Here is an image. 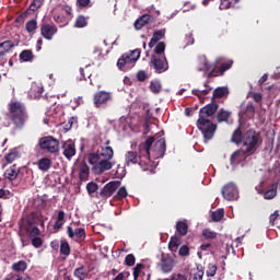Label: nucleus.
I'll return each mask as SVG.
<instances>
[{
  "label": "nucleus",
  "instance_id": "obj_1",
  "mask_svg": "<svg viewBox=\"0 0 280 280\" xmlns=\"http://www.w3.org/2000/svg\"><path fill=\"white\" fill-rule=\"evenodd\" d=\"M231 141L235 143V145H243L252 155L255 154L257 150L261 148V143H264L260 132L255 129H248L243 132L242 127H237L233 131Z\"/></svg>",
  "mask_w": 280,
  "mask_h": 280
},
{
  "label": "nucleus",
  "instance_id": "obj_2",
  "mask_svg": "<svg viewBox=\"0 0 280 280\" xmlns=\"http://www.w3.org/2000/svg\"><path fill=\"white\" fill-rule=\"evenodd\" d=\"M154 137H149L144 142L138 147V152L128 151L125 154V161L127 165H140L143 172H150L152 170V160H150V150L154 143Z\"/></svg>",
  "mask_w": 280,
  "mask_h": 280
},
{
  "label": "nucleus",
  "instance_id": "obj_3",
  "mask_svg": "<svg viewBox=\"0 0 280 280\" xmlns=\"http://www.w3.org/2000/svg\"><path fill=\"white\" fill-rule=\"evenodd\" d=\"M219 105L217 103H210L199 110V118L197 120V128L203 135L205 143H209L213 139L215 131L218 130V125L213 121L207 119L208 117H213L218 112Z\"/></svg>",
  "mask_w": 280,
  "mask_h": 280
},
{
  "label": "nucleus",
  "instance_id": "obj_4",
  "mask_svg": "<svg viewBox=\"0 0 280 280\" xmlns=\"http://www.w3.org/2000/svg\"><path fill=\"white\" fill-rule=\"evenodd\" d=\"M9 115L15 130H23L27 126V121H30L27 107L21 102L9 104Z\"/></svg>",
  "mask_w": 280,
  "mask_h": 280
},
{
  "label": "nucleus",
  "instance_id": "obj_5",
  "mask_svg": "<svg viewBox=\"0 0 280 280\" xmlns=\"http://www.w3.org/2000/svg\"><path fill=\"white\" fill-rule=\"evenodd\" d=\"M38 224H40V226H45L43 214L38 211H33L22 219L20 231L22 234L30 233L33 229H38Z\"/></svg>",
  "mask_w": 280,
  "mask_h": 280
},
{
  "label": "nucleus",
  "instance_id": "obj_6",
  "mask_svg": "<svg viewBox=\"0 0 280 280\" xmlns=\"http://www.w3.org/2000/svg\"><path fill=\"white\" fill-rule=\"evenodd\" d=\"M88 162L93 165L94 174H104V172H108L115 166V163L110 162V160L102 159L97 154H89Z\"/></svg>",
  "mask_w": 280,
  "mask_h": 280
},
{
  "label": "nucleus",
  "instance_id": "obj_7",
  "mask_svg": "<svg viewBox=\"0 0 280 280\" xmlns=\"http://www.w3.org/2000/svg\"><path fill=\"white\" fill-rule=\"evenodd\" d=\"M40 150L48 152L49 154H58L60 152V141L54 138V136H46L38 140Z\"/></svg>",
  "mask_w": 280,
  "mask_h": 280
},
{
  "label": "nucleus",
  "instance_id": "obj_8",
  "mask_svg": "<svg viewBox=\"0 0 280 280\" xmlns=\"http://www.w3.org/2000/svg\"><path fill=\"white\" fill-rule=\"evenodd\" d=\"M221 194L225 200H237L240 198V190H237V186L235 183H228L223 186Z\"/></svg>",
  "mask_w": 280,
  "mask_h": 280
},
{
  "label": "nucleus",
  "instance_id": "obj_9",
  "mask_svg": "<svg viewBox=\"0 0 280 280\" xmlns=\"http://www.w3.org/2000/svg\"><path fill=\"white\" fill-rule=\"evenodd\" d=\"M248 156H253L250 152L243 147L242 149H237L230 156V165L235 167V165H240V163H244Z\"/></svg>",
  "mask_w": 280,
  "mask_h": 280
},
{
  "label": "nucleus",
  "instance_id": "obj_10",
  "mask_svg": "<svg viewBox=\"0 0 280 280\" xmlns=\"http://www.w3.org/2000/svg\"><path fill=\"white\" fill-rule=\"evenodd\" d=\"M39 32L40 36H43L45 40H54V36L58 34V26H56V24L43 22L40 24Z\"/></svg>",
  "mask_w": 280,
  "mask_h": 280
},
{
  "label": "nucleus",
  "instance_id": "obj_11",
  "mask_svg": "<svg viewBox=\"0 0 280 280\" xmlns=\"http://www.w3.org/2000/svg\"><path fill=\"white\" fill-rule=\"evenodd\" d=\"M118 188L119 182H109L100 190V192L96 195V198L108 200V198H110V196H113Z\"/></svg>",
  "mask_w": 280,
  "mask_h": 280
},
{
  "label": "nucleus",
  "instance_id": "obj_12",
  "mask_svg": "<svg viewBox=\"0 0 280 280\" xmlns=\"http://www.w3.org/2000/svg\"><path fill=\"white\" fill-rule=\"evenodd\" d=\"M14 49V42L8 39L0 43V67H4L5 62H8V54H10Z\"/></svg>",
  "mask_w": 280,
  "mask_h": 280
},
{
  "label": "nucleus",
  "instance_id": "obj_13",
  "mask_svg": "<svg viewBox=\"0 0 280 280\" xmlns=\"http://www.w3.org/2000/svg\"><path fill=\"white\" fill-rule=\"evenodd\" d=\"M151 65H153L156 73H164V71H167V69H170V66L167 65V58L165 56L161 58L156 55H152Z\"/></svg>",
  "mask_w": 280,
  "mask_h": 280
},
{
  "label": "nucleus",
  "instance_id": "obj_14",
  "mask_svg": "<svg viewBox=\"0 0 280 280\" xmlns=\"http://www.w3.org/2000/svg\"><path fill=\"white\" fill-rule=\"evenodd\" d=\"M113 100V94L106 91H98L94 94L93 102L96 108H101V106L106 105L107 102Z\"/></svg>",
  "mask_w": 280,
  "mask_h": 280
},
{
  "label": "nucleus",
  "instance_id": "obj_15",
  "mask_svg": "<svg viewBox=\"0 0 280 280\" xmlns=\"http://www.w3.org/2000/svg\"><path fill=\"white\" fill-rule=\"evenodd\" d=\"M155 156V159H163L165 156V152H167V144L165 143V138H161L160 140L155 141L152 149H150Z\"/></svg>",
  "mask_w": 280,
  "mask_h": 280
},
{
  "label": "nucleus",
  "instance_id": "obj_16",
  "mask_svg": "<svg viewBox=\"0 0 280 280\" xmlns=\"http://www.w3.org/2000/svg\"><path fill=\"white\" fill-rule=\"evenodd\" d=\"M61 150H63V152H62L63 156L68 161H71L73 159V155L77 153L75 142H73V140H71V139L62 141Z\"/></svg>",
  "mask_w": 280,
  "mask_h": 280
},
{
  "label": "nucleus",
  "instance_id": "obj_17",
  "mask_svg": "<svg viewBox=\"0 0 280 280\" xmlns=\"http://www.w3.org/2000/svg\"><path fill=\"white\" fill-rule=\"evenodd\" d=\"M67 233L70 240H75L77 242H84L86 240V230L83 228H78L73 231V228L67 226Z\"/></svg>",
  "mask_w": 280,
  "mask_h": 280
},
{
  "label": "nucleus",
  "instance_id": "obj_18",
  "mask_svg": "<svg viewBox=\"0 0 280 280\" xmlns=\"http://www.w3.org/2000/svg\"><path fill=\"white\" fill-rule=\"evenodd\" d=\"M25 235L31 240L34 248H40L43 246V238H40V229L34 228L30 232H24Z\"/></svg>",
  "mask_w": 280,
  "mask_h": 280
},
{
  "label": "nucleus",
  "instance_id": "obj_19",
  "mask_svg": "<svg viewBox=\"0 0 280 280\" xmlns=\"http://www.w3.org/2000/svg\"><path fill=\"white\" fill-rule=\"evenodd\" d=\"M160 266L165 275L170 273L174 270V258L170 254H162Z\"/></svg>",
  "mask_w": 280,
  "mask_h": 280
},
{
  "label": "nucleus",
  "instance_id": "obj_20",
  "mask_svg": "<svg viewBox=\"0 0 280 280\" xmlns=\"http://www.w3.org/2000/svg\"><path fill=\"white\" fill-rule=\"evenodd\" d=\"M278 187H279V184L273 183L269 185L266 190L264 189L258 190V194H261L265 200H273V198H277Z\"/></svg>",
  "mask_w": 280,
  "mask_h": 280
},
{
  "label": "nucleus",
  "instance_id": "obj_21",
  "mask_svg": "<svg viewBox=\"0 0 280 280\" xmlns=\"http://www.w3.org/2000/svg\"><path fill=\"white\" fill-rule=\"evenodd\" d=\"M153 16L148 14V13H144L142 14L141 16H139L136 22H135V28L136 30H143V27H145V25H148L149 23H152L153 21Z\"/></svg>",
  "mask_w": 280,
  "mask_h": 280
},
{
  "label": "nucleus",
  "instance_id": "obj_22",
  "mask_svg": "<svg viewBox=\"0 0 280 280\" xmlns=\"http://www.w3.org/2000/svg\"><path fill=\"white\" fill-rule=\"evenodd\" d=\"M165 28L153 32L151 40L149 42L150 49L154 48V46L158 45V43H161L160 40H163V38H165Z\"/></svg>",
  "mask_w": 280,
  "mask_h": 280
},
{
  "label": "nucleus",
  "instance_id": "obj_23",
  "mask_svg": "<svg viewBox=\"0 0 280 280\" xmlns=\"http://www.w3.org/2000/svg\"><path fill=\"white\" fill-rule=\"evenodd\" d=\"M90 154H97V156H100V159H105L107 161H112L113 156H115V151L110 148V147H105L102 148V150L96 151V152H92Z\"/></svg>",
  "mask_w": 280,
  "mask_h": 280
},
{
  "label": "nucleus",
  "instance_id": "obj_24",
  "mask_svg": "<svg viewBox=\"0 0 280 280\" xmlns=\"http://www.w3.org/2000/svg\"><path fill=\"white\" fill-rule=\"evenodd\" d=\"M89 174H91L89 165H86V162H82L79 165V179L81 183H86V180H89Z\"/></svg>",
  "mask_w": 280,
  "mask_h": 280
},
{
  "label": "nucleus",
  "instance_id": "obj_25",
  "mask_svg": "<svg viewBox=\"0 0 280 280\" xmlns=\"http://www.w3.org/2000/svg\"><path fill=\"white\" fill-rule=\"evenodd\" d=\"M19 172L20 167H18L16 164H13L5 171L4 176L8 180H16V178H19Z\"/></svg>",
  "mask_w": 280,
  "mask_h": 280
},
{
  "label": "nucleus",
  "instance_id": "obj_26",
  "mask_svg": "<svg viewBox=\"0 0 280 280\" xmlns=\"http://www.w3.org/2000/svg\"><path fill=\"white\" fill-rule=\"evenodd\" d=\"M30 176H32V168L27 166L20 167L18 178H20L21 183H27V180H30Z\"/></svg>",
  "mask_w": 280,
  "mask_h": 280
},
{
  "label": "nucleus",
  "instance_id": "obj_27",
  "mask_svg": "<svg viewBox=\"0 0 280 280\" xmlns=\"http://www.w3.org/2000/svg\"><path fill=\"white\" fill-rule=\"evenodd\" d=\"M135 62H137L136 60L132 59V57L130 55L124 54L117 61V67L118 69H124V67H126V65H135Z\"/></svg>",
  "mask_w": 280,
  "mask_h": 280
},
{
  "label": "nucleus",
  "instance_id": "obj_28",
  "mask_svg": "<svg viewBox=\"0 0 280 280\" xmlns=\"http://www.w3.org/2000/svg\"><path fill=\"white\" fill-rule=\"evenodd\" d=\"M73 276L79 280H84L89 277V269L86 266L81 265L80 267L75 268L73 271Z\"/></svg>",
  "mask_w": 280,
  "mask_h": 280
},
{
  "label": "nucleus",
  "instance_id": "obj_29",
  "mask_svg": "<svg viewBox=\"0 0 280 280\" xmlns=\"http://www.w3.org/2000/svg\"><path fill=\"white\" fill-rule=\"evenodd\" d=\"M37 167L40 172H49L51 170V159L49 158H42L37 162Z\"/></svg>",
  "mask_w": 280,
  "mask_h": 280
},
{
  "label": "nucleus",
  "instance_id": "obj_30",
  "mask_svg": "<svg viewBox=\"0 0 280 280\" xmlns=\"http://www.w3.org/2000/svg\"><path fill=\"white\" fill-rule=\"evenodd\" d=\"M229 95V88H217L212 93V100H222Z\"/></svg>",
  "mask_w": 280,
  "mask_h": 280
},
{
  "label": "nucleus",
  "instance_id": "obj_31",
  "mask_svg": "<svg viewBox=\"0 0 280 280\" xmlns=\"http://www.w3.org/2000/svg\"><path fill=\"white\" fill-rule=\"evenodd\" d=\"M16 159H21V152L19 151V149H12L5 156H4V161L7 163H14V161H16Z\"/></svg>",
  "mask_w": 280,
  "mask_h": 280
},
{
  "label": "nucleus",
  "instance_id": "obj_32",
  "mask_svg": "<svg viewBox=\"0 0 280 280\" xmlns=\"http://www.w3.org/2000/svg\"><path fill=\"white\" fill-rule=\"evenodd\" d=\"M240 115L242 116V117H244V115H246V117H249V119L252 118V117H255V105H253V103H247V105H246V108L245 109H242L241 112H240Z\"/></svg>",
  "mask_w": 280,
  "mask_h": 280
},
{
  "label": "nucleus",
  "instance_id": "obj_33",
  "mask_svg": "<svg viewBox=\"0 0 280 280\" xmlns=\"http://www.w3.org/2000/svg\"><path fill=\"white\" fill-rule=\"evenodd\" d=\"M11 268L14 272H25L27 270V262L25 260H20L14 262Z\"/></svg>",
  "mask_w": 280,
  "mask_h": 280
},
{
  "label": "nucleus",
  "instance_id": "obj_34",
  "mask_svg": "<svg viewBox=\"0 0 280 280\" xmlns=\"http://www.w3.org/2000/svg\"><path fill=\"white\" fill-rule=\"evenodd\" d=\"M178 246H180V238H178V236H172L168 242V250H171V253H176Z\"/></svg>",
  "mask_w": 280,
  "mask_h": 280
},
{
  "label": "nucleus",
  "instance_id": "obj_35",
  "mask_svg": "<svg viewBox=\"0 0 280 280\" xmlns=\"http://www.w3.org/2000/svg\"><path fill=\"white\" fill-rule=\"evenodd\" d=\"M20 60H22V62H32V60H34V52L30 49L22 50L20 52Z\"/></svg>",
  "mask_w": 280,
  "mask_h": 280
},
{
  "label": "nucleus",
  "instance_id": "obj_36",
  "mask_svg": "<svg viewBox=\"0 0 280 280\" xmlns=\"http://www.w3.org/2000/svg\"><path fill=\"white\" fill-rule=\"evenodd\" d=\"M59 252H60V255H63L65 257H69V255H71V245H69V242L61 241Z\"/></svg>",
  "mask_w": 280,
  "mask_h": 280
},
{
  "label": "nucleus",
  "instance_id": "obj_37",
  "mask_svg": "<svg viewBox=\"0 0 280 280\" xmlns=\"http://www.w3.org/2000/svg\"><path fill=\"white\" fill-rule=\"evenodd\" d=\"M43 91L44 90H43L42 85L33 84L30 90L31 97H34L35 100L40 97V95H43Z\"/></svg>",
  "mask_w": 280,
  "mask_h": 280
},
{
  "label": "nucleus",
  "instance_id": "obj_38",
  "mask_svg": "<svg viewBox=\"0 0 280 280\" xmlns=\"http://www.w3.org/2000/svg\"><path fill=\"white\" fill-rule=\"evenodd\" d=\"M189 230V225L186 222L179 221L176 223V231L179 235L185 236L187 235V231Z\"/></svg>",
  "mask_w": 280,
  "mask_h": 280
},
{
  "label": "nucleus",
  "instance_id": "obj_39",
  "mask_svg": "<svg viewBox=\"0 0 280 280\" xmlns=\"http://www.w3.org/2000/svg\"><path fill=\"white\" fill-rule=\"evenodd\" d=\"M229 117H231V113L221 109L217 115V120L219 121V124H222V121H229Z\"/></svg>",
  "mask_w": 280,
  "mask_h": 280
},
{
  "label": "nucleus",
  "instance_id": "obj_40",
  "mask_svg": "<svg viewBox=\"0 0 280 280\" xmlns=\"http://www.w3.org/2000/svg\"><path fill=\"white\" fill-rule=\"evenodd\" d=\"M37 28H38V22H36V20H31L25 24V30L26 32H28V34H32V32H36Z\"/></svg>",
  "mask_w": 280,
  "mask_h": 280
},
{
  "label": "nucleus",
  "instance_id": "obj_41",
  "mask_svg": "<svg viewBox=\"0 0 280 280\" xmlns=\"http://www.w3.org/2000/svg\"><path fill=\"white\" fill-rule=\"evenodd\" d=\"M86 25H89L86 18L84 15H79L75 20L74 27L82 28L86 27Z\"/></svg>",
  "mask_w": 280,
  "mask_h": 280
},
{
  "label": "nucleus",
  "instance_id": "obj_42",
  "mask_svg": "<svg viewBox=\"0 0 280 280\" xmlns=\"http://www.w3.org/2000/svg\"><path fill=\"white\" fill-rule=\"evenodd\" d=\"M201 235L205 240H215V237H218V233L210 229H203Z\"/></svg>",
  "mask_w": 280,
  "mask_h": 280
},
{
  "label": "nucleus",
  "instance_id": "obj_43",
  "mask_svg": "<svg viewBox=\"0 0 280 280\" xmlns=\"http://www.w3.org/2000/svg\"><path fill=\"white\" fill-rule=\"evenodd\" d=\"M97 189H100V186L97 185V183L90 182L86 184V191L89 196H93V194H96Z\"/></svg>",
  "mask_w": 280,
  "mask_h": 280
},
{
  "label": "nucleus",
  "instance_id": "obj_44",
  "mask_svg": "<svg viewBox=\"0 0 280 280\" xmlns=\"http://www.w3.org/2000/svg\"><path fill=\"white\" fill-rule=\"evenodd\" d=\"M213 91V88H206L205 90H192V95H196L197 97H202L203 95H209Z\"/></svg>",
  "mask_w": 280,
  "mask_h": 280
},
{
  "label": "nucleus",
  "instance_id": "obj_45",
  "mask_svg": "<svg viewBox=\"0 0 280 280\" xmlns=\"http://www.w3.org/2000/svg\"><path fill=\"white\" fill-rule=\"evenodd\" d=\"M154 54H156L155 56H163L165 54L164 42H159L158 44H155Z\"/></svg>",
  "mask_w": 280,
  "mask_h": 280
},
{
  "label": "nucleus",
  "instance_id": "obj_46",
  "mask_svg": "<svg viewBox=\"0 0 280 280\" xmlns=\"http://www.w3.org/2000/svg\"><path fill=\"white\" fill-rule=\"evenodd\" d=\"M224 218V210L223 209H218L217 211L212 212L211 219L213 222H220Z\"/></svg>",
  "mask_w": 280,
  "mask_h": 280
},
{
  "label": "nucleus",
  "instance_id": "obj_47",
  "mask_svg": "<svg viewBox=\"0 0 280 280\" xmlns=\"http://www.w3.org/2000/svg\"><path fill=\"white\" fill-rule=\"evenodd\" d=\"M231 67H233V60H229L226 62H223L219 66V71L221 74L224 75V73H226V71H229V69H231Z\"/></svg>",
  "mask_w": 280,
  "mask_h": 280
},
{
  "label": "nucleus",
  "instance_id": "obj_48",
  "mask_svg": "<svg viewBox=\"0 0 280 280\" xmlns=\"http://www.w3.org/2000/svg\"><path fill=\"white\" fill-rule=\"evenodd\" d=\"M220 75H224L220 73V67H214L206 74L208 80H211V78H220Z\"/></svg>",
  "mask_w": 280,
  "mask_h": 280
},
{
  "label": "nucleus",
  "instance_id": "obj_49",
  "mask_svg": "<svg viewBox=\"0 0 280 280\" xmlns=\"http://www.w3.org/2000/svg\"><path fill=\"white\" fill-rule=\"evenodd\" d=\"M44 1L45 0H33L28 10H31V12H36V10H39V8H43Z\"/></svg>",
  "mask_w": 280,
  "mask_h": 280
},
{
  "label": "nucleus",
  "instance_id": "obj_50",
  "mask_svg": "<svg viewBox=\"0 0 280 280\" xmlns=\"http://www.w3.org/2000/svg\"><path fill=\"white\" fill-rule=\"evenodd\" d=\"M202 277H205V268L202 265H197V272L194 275L192 280H202Z\"/></svg>",
  "mask_w": 280,
  "mask_h": 280
},
{
  "label": "nucleus",
  "instance_id": "obj_51",
  "mask_svg": "<svg viewBox=\"0 0 280 280\" xmlns=\"http://www.w3.org/2000/svg\"><path fill=\"white\" fill-rule=\"evenodd\" d=\"M128 197V190H126V187H120L117 191V195L115 196L116 200H124V198Z\"/></svg>",
  "mask_w": 280,
  "mask_h": 280
},
{
  "label": "nucleus",
  "instance_id": "obj_52",
  "mask_svg": "<svg viewBox=\"0 0 280 280\" xmlns=\"http://www.w3.org/2000/svg\"><path fill=\"white\" fill-rule=\"evenodd\" d=\"M145 268V265L143 264H137L133 268V280L139 279L140 275H141V270Z\"/></svg>",
  "mask_w": 280,
  "mask_h": 280
},
{
  "label": "nucleus",
  "instance_id": "obj_53",
  "mask_svg": "<svg viewBox=\"0 0 280 280\" xmlns=\"http://www.w3.org/2000/svg\"><path fill=\"white\" fill-rule=\"evenodd\" d=\"M217 272H218V266L213 264H209L208 269L206 271L207 277H215Z\"/></svg>",
  "mask_w": 280,
  "mask_h": 280
},
{
  "label": "nucleus",
  "instance_id": "obj_54",
  "mask_svg": "<svg viewBox=\"0 0 280 280\" xmlns=\"http://www.w3.org/2000/svg\"><path fill=\"white\" fill-rule=\"evenodd\" d=\"M136 261H137V258H135V255L129 254L125 258V266H129V267L135 266Z\"/></svg>",
  "mask_w": 280,
  "mask_h": 280
},
{
  "label": "nucleus",
  "instance_id": "obj_55",
  "mask_svg": "<svg viewBox=\"0 0 280 280\" xmlns=\"http://www.w3.org/2000/svg\"><path fill=\"white\" fill-rule=\"evenodd\" d=\"M150 91L152 93H161V83L152 81L150 84Z\"/></svg>",
  "mask_w": 280,
  "mask_h": 280
},
{
  "label": "nucleus",
  "instance_id": "obj_56",
  "mask_svg": "<svg viewBox=\"0 0 280 280\" xmlns=\"http://www.w3.org/2000/svg\"><path fill=\"white\" fill-rule=\"evenodd\" d=\"M250 97L254 100V102H256V104H260V102L264 100V95L257 92H250Z\"/></svg>",
  "mask_w": 280,
  "mask_h": 280
},
{
  "label": "nucleus",
  "instance_id": "obj_57",
  "mask_svg": "<svg viewBox=\"0 0 280 280\" xmlns=\"http://www.w3.org/2000/svg\"><path fill=\"white\" fill-rule=\"evenodd\" d=\"M127 55L130 56L132 58V60H135L137 62V60H139V58L141 57V50L135 49L131 52H127Z\"/></svg>",
  "mask_w": 280,
  "mask_h": 280
},
{
  "label": "nucleus",
  "instance_id": "obj_58",
  "mask_svg": "<svg viewBox=\"0 0 280 280\" xmlns=\"http://www.w3.org/2000/svg\"><path fill=\"white\" fill-rule=\"evenodd\" d=\"M213 67H211V63H209V61L206 60L203 63V68H199L197 69V71H205V73H210Z\"/></svg>",
  "mask_w": 280,
  "mask_h": 280
},
{
  "label": "nucleus",
  "instance_id": "obj_59",
  "mask_svg": "<svg viewBox=\"0 0 280 280\" xmlns=\"http://www.w3.org/2000/svg\"><path fill=\"white\" fill-rule=\"evenodd\" d=\"M148 79V74L145 73V71L140 70L137 73V80L138 82H145V80Z\"/></svg>",
  "mask_w": 280,
  "mask_h": 280
},
{
  "label": "nucleus",
  "instance_id": "obj_60",
  "mask_svg": "<svg viewBox=\"0 0 280 280\" xmlns=\"http://www.w3.org/2000/svg\"><path fill=\"white\" fill-rule=\"evenodd\" d=\"M200 250H208V253H211V255H213V244L211 243L202 244L200 245Z\"/></svg>",
  "mask_w": 280,
  "mask_h": 280
},
{
  "label": "nucleus",
  "instance_id": "obj_61",
  "mask_svg": "<svg viewBox=\"0 0 280 280\" xmlns=\"http://www.w3.org/2000/svg\"><path fill=\"white\" fill-rule=\"evenodd\" d=\"M79 8H91V0H77Z\"/></svg>",
  "mask_w": 280,
  "mask_h": 280
},
{
  "label": "nucleus",
  "instance_id": "obj_62",
  "mask_svg": "<svg viewBox=\"0 0 280 280\" xmlns=\"http://www.w3.org/2000/svg\"><path fill=\"white\" fill-rule=\"evenodd\" d=\"M179 255H180V257H188V255H189V247L187 245H183L179 248Z\"/></svg>",
  "mask_w": 280,
  "mask_h": 280
},
{
  "label": "nucleus",
  "instance_id": "obj_63",
  "mask_svg": "<svg viewBox=\"0 0 280 280\" xmlns=\"http://www.w3.org/2000/svg\"><path fill=\"white\" fill-rule=\"evenodd\" d=\"M13 279H15V280H32L27 275H24V273H13Z\"/></svg>",
  "mask_w": 280,
  "mask_h": 280
},
{
  "label": "nucleus",
  "instance_id": "obj_64",
  "mask_svg": "<svg viewBox=\"0 0 280 280\" xmlns=\"http://www.w3.org/2000/svg\"><path fill=\"white\" fill-rule=\"evenodd\" d=\"M279 219V210H276L269 217L270 224H275L277 220Z\"/></svg>",
  "mask_w": 280,
  "mask_h": 280
}]
</instances>
